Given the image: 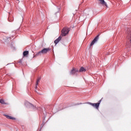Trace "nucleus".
Returning <instances> with one entry per match:
<instances>
[{
	"label": "nucleus",
	"mask_w": 131,
	"mask_h": 131,
	"mask_svg": "<svg viewBox=\"0 0 131 131\" xmlns=\"http://www.w3.org/2000/svg\"><path fill=\"white\" fill-rule=\"evenodd\" d=\"M61 39H62V37L60 36L58 38H57L56 40H55L54 43H55V45H57L59 42V41L61 40Z\"/></svg>",
	"instance_id": "7"
},
{
	"label": "nucleus",
	"mask_w": 131,
	"mask_h": 131,
	"mask_svg": "<svg viewBox=\"0 0 131 131\" xmlns=\"http://www.w3.org/2000/svg\"><path fill=\"white\" fill-rule=\"evenodd\" d=\"M37 85H38V82H36L35 84V89H37Z\"/></svg>",
	"instance_id": "15"
},
{
	"label": "nucleus",
	"mask_w": 131,
	"mask_h": 131,
	"mask_svg": "<svg viewBox=\"0 0 131 131\" xmlns=\"http://www.w3.org/2000/svg\"><path fill=\"white\" fill-rule=\"evenodd\" d=\"M0 103H1V104H2L3 105H6V102H5V100L4 99H1Z\"/></svg>",
	"instance_id": "12"
},
{
	"label": "nucleus",
	"mask_w": 131,
	"mask_h": 131,
	"mask_svg": "<svg viewBox=\"0 0 131 131\" xmlns=\"http://www.w3.org/2000/svg\"><path fill=\"white\" fill-rule=\"evenodd\" d=\"M17 1V3H20V1H19V0H16Z\"/></svg>",
	"instance_id": "18"
},
{
	"label": "nucleus",
	"mask_w": 131,
	"mask_h": 131,
	"mask_svg": "<svg viewBox=\"0 0 131 131\" xmlns=\"http://www.w3.org/2000/svg\"><path fill=\"white\" fill-rule=\"evenodd\" d=\"M40 79H41V78L40 77H38L37 79V81L36 82H39V81H40Z\"/></svg>",
	"instance_id": "14"
},
{
	"label": "nucleus",
	"mask_w": 131,
	"mask_h": 131,
	"mask_svg": "<svg viewBox=\"0 0 131 131\" xmlns=\"http://www.w3.org/2000/svg\"><path fill=\"white\" fill-rule=\"evenodd\" d=\"M19 63H22V60L20 59V60H19Z\"/></svg>",
	"instance_id": "17"
},
{
	"label": "nucleus",
	"mask_w": 131,
	"mask_h": 131,
	"mask_svg": "<svg viewBox=\"0 0 131 131\" xmlns=\"http://www.w3.org/2000/svg\"><path fill=\"white\" fill-rule=\"evenodd\" d=\"M9 38H10V39H11V37L7 38V39H9Z\"/></svg>",
	"instance_id": "20"
},
{
	"label": "nucleus",
	"mask_w": 131,
	"mask_h": 131,
	"mask_svg": "<svg viewBox=\"0 0 131 131\" xmlns=\"http://www.w3.org/2000/svg\"><path fill=\"white\" fill-rule=\"evenodd\" d=\"M8 20H9V22H12V21L14 20V18L13 17H9L8 18Z\"/></svg>",
	"instance_id": "13"
},
{
	"label": "nucleus",
	"mask_w": 131,
	"mask_h": 131,
	"mask_svg": "<svg viewBox=\"0 0 131 131\" xmlns=\"http://www.w3.org/2000/svg\"><path fill=\"white\" fill-rule=\"evenodd\" d=\"M98 1L100 2L101 5H104V6L107 7V3L106 2H105V1H104V0H98Z\"/></svg>",
	"instance_id": "9"
},
{
	"label": "nucleus",
	"mask_w": 131,
	"mask_h": 131,
	"mask_svg": "<svg viewBox=\"0 0 131 131\" xmlns=\"http://www.w3.org/2000/svg\"><path fill=\"white\" fill-rule=\"evenodd\" d=\"M85 69L83 67H81L79 70V72H85Z\"/></svg>",
	"instance_id": "11"
},
{
	"label": "nucleus",
	"mask_w": 131,
	"mask_h": 131,
	"mask_svg": "<svg viewBox=\"0 0 131 131\" xmlns=\"http://www.w3.org/2000/svg\"><path fill=\"white\" fill-rule=\"evenodd\" d=\"M50 51H51V49H50V48H43L42 50L37 53L36 55L33 57V58L37 56H41L42 55H46V54H48V53H49Z\"/></svg>",
	"instance_id": "1"
},
{
	"label": "nucleus",
	"mask_w": 131,
	"mask_h": 131,
	"mask_svg": "<svg viewBox=\"0 0 131 131\" xmlns=\"http://www.w3.org/2000/svg\"><path fill=\"white\" fill-rule=\"evenodd\" d=\"M25 105V106L28 107V108H32V109H35V107H34V105H33V104L30 103L28 101L26 102Z\"/></svg>",
	"instance_id": "5"
},
{
	"label": "nucleus",
	"mask_w": 131,
	"mask_h": 131,
	"mask_svg": "<svg viewBox=\"0 0 131 131\" xmlns=\"http://www.w3.org/2000/svg\"><path fill=\"white\" fill-rule=\"evenodd\" d=\"M5 116L8 119H12L13 120H15L16 118L14 117H11L7 115H5Z\"/></svg>",
	"instance_id": "8"
},
{
	"label": "nucleus",
	"mask_w": 131,
	"mask_h": 131,
	"mask_svg": "<svg viewBox=\"0 0 131 131\" xmlns=\"http://www.w3.org/2000/svg\"><path fill=\"white\" fill-rule=\"evenodd\" d=\"M131 35V32L128 33V36H130Z\"/></svg>",
	"instance_id": "16"
},
{
	"label": "nucleus",
	"mask_w": 131,
	"mask_h": 131,
	"mask_svg": "<svg viewBox=\"0 0 131 131\" xmlns=\"http://www.w3.org/2000/svg\"><path fill=\"white\" fill-rule=\"evenodd\" d=\"M69 31H70V29L68 28H63L61 31L62 36H66V35L69 33Z\"/></svg>",
	"instance_id": "3"
},
{
	"label": "nucleus",
	"mask_w": 131,
	"mask_h": 131,
	"mask_svg": "<svg viewBox=\"0 0 131 131\" xmlns=\"http://www.w3.org/2000/svg\"><path fill=\"white\" fill-rule=\"evenodd\" d=\"M101 102H102V99L100 100L97 103H93L92 102H89L88 103L93 107H95L96 109H99V106H100V104H101Z\"/></svg>",
	"instance_id": "2"
},
{
	"label": "nucleus",
	"mask_w": 131,
	"mask_h": 131,
	"mask_svg": "<svg viewBox=\"0 0 131 131\" xmlns=\"http://www.w3.org/2000/svg\"><path fill=\"white\" fill-rule=\"evenodd\" d=\"M77 73H78V70L76 69L73 68L70 72V74L71 75H77Z\"/></svg>",
	"instance_id": "6"
},
{
	"label": "nucleus",
	"mask_w": 131,
	"mask_h": 131,
	"mask_svg": "<svg viewBox=\"0 0 131 131\" xmlns=\"http://www.w3.org/2000/svg\"><path fill=\"white\" fill-rule=\"evenodd\" d=\"M29 54V52H28V51H24L23 52V56L24 57H26V56L27 55H28Z\"/></svg>",
	"instance_id": "10"
},
{
	"label": "nucleus",
	"mask_w": 131,
	"mask_h": 131,
	"mask_svg": "<svg viewBox=\"0 0 131 131\" xmlns=\"http://www.w3.org/2000/svg\"><path fill=\"white\" fill-rule=\"evenodd\" d=\"M35 92H36V93H37V91L36 90V88H35Z\"/></svg>",
	"instance_id": "19"
},
{
	"label": "nucleus",
	"mask_w": 131,
	"mask_h": 131,
	"mask_svg": "<svg viewBox=\"0 0 131 131\" xmlns=\"http://www.w3.org/2000/svg\"><path fill=\"white\" fill-rule=\"evenodd\" d=\"M99 36H100V34H98L93 39V40L92 41V42H91V45H90V47H92V46H94V45H95V43H96V42H97V41H98V40H99Z\"/></svg>",
	"instance_id": "4"
}]
</instances>
